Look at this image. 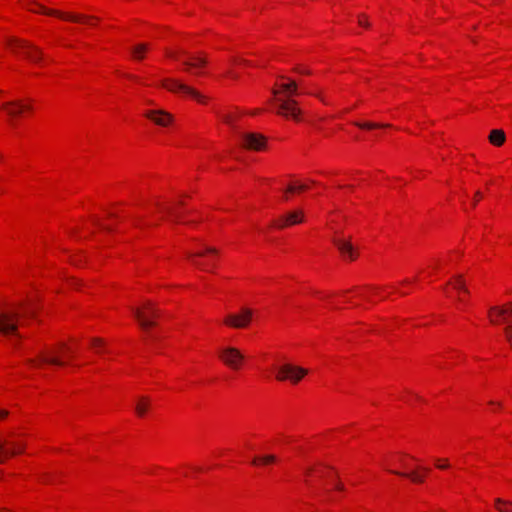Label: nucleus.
I'll return each instance as SVG.
<instances>
[{
    "instance_id": "f257e3e1",
    "label": "nucleus",
    "mask_w": 512,
    "mask_h": 512,
    "mask_svg": "<svg viewBox=\"0 0 512 512\" xmlns=\"http://www.w3.org/2000/svg\"><path fill=\"white\" fill-rule=\"evenodd\" d=\"M271 92L274 96L277 113L298 121L301 111L297 107V101L291 98V96L296 95L298 92L297 83L289 80L287 83L274 87Z\"/></svg>"
},
{
    "instance_id": "f03ea898",
    "label": "nucleus",
    "mask_w": 512,
    "mask_h": 512,
    "mask_svg": "<svg viewBox=\"0 0 512 512\" xmlns=\"http://www.w3.org/2000/svg\"><path fill=\"white\" fill-rule=\"evenodd\" d=\"M7 46L14 53H22L32 62H38L42 59V51L26 40L10 37L7 39Z\"/></svg>"
},
{
    "instance_id": "7ed1b4c3",
    "label": "nucleus",
    "mask_w": 512,
    "mask_h": 512,
    "mask_svg": "<svg viewBox=\"0 0 512 512\" xmlns=\"http://www.w3.org/2000/svg\"><path fill=\"white\" fill-rule=\"evenodd\" d=\"M21 314L15 309H0V333L19 336V318Z\"/></svg>"
},
{
    "instance_id": "20e7f679",
    "label": "nucleus",
    "mask_w": 512,
    "mask_h": 512,
    "mask_svg": "<svg viewBox=\"0 0 512 512\" xmlns=\"http://www.w3.org/2000/svg\"><path fill=\"white\" fill-rule=\"evenodd\" d=\"M238 137L240 140V146L245 149L262 151L266 148L267 139L260 133L238 131Z\"/></svg>"
},
{
    "instance_id": "39448f33",
    "label": "nucleus",
    "mask_w": 512,
    "mask_h": 512,
    "mask_svg": "<svg viewBox=\"0 0 512 512\" xmlns=\"http://www.w3.org/2000/svg\"><path fill=\"white\" fill-rule=\"evenodd\" d=\"M307 374V369L286 363L277 368L276 379L279 381L289 380L291 383L297 384Z\"/></svg>"
},
{
    "instance_id": "423d86ee",
    "label": "nucleus",
    "mask_w": 512,
    "mask_h": 512,
    "mask_svg": "<svg viewBox=\"0 0 512 512\" xmlns=\"http://www.w3.org/2000/svg\"><path fill=\"white\" fill-rule=\"evenodd\" d=\"M132 311L140 326L145 330L154 326L153 318L159 316V311L149 301L143 305V309L133 308Z\"/></svg>"
},
{
    "instance_id": "0eeeda50",
    "label": "nucleus",
    "mask_w": 512,
    "mask_h": 512,
    "mask_svg": "<svg viewBox=\"0 0 512 512\" xmlns=\"http://www.w3.org/2000/svg\"><path fill=\"white\" fill-rule=\"evenodd\" d=\"M161 85L171 92L190 95L201 103L205 100V97L198 91L177 79L165 78L161 81Z\"/></svg>"
},
{
    "instance_id": "6e6552de",
    "label": "nucleus",
    "mask_w": 512,
    "mask_h": 512,
    "mask_svg": "<svg viewBox=\"0 0 512 512\" xmlns=\"http://www.w3.org/2000/svg\"><path fill=\"white\" fill-rule=\"evenodd\" d=\"M219 357L225 365L234 370L239 369L245 360L243 353L232 346L223 348L219 353Z\"/></svg>"
},
{
    "instance_id": "1a4fd4ad",
    "label": "nucleus",
    "mask_w": 512,
    "mask_h": 512,
    "mask_svg": "<svg viewBox=\"0 0 512 512\" xmlns=\"http://www.w3.org/2000/svg\"><path fill=\"white\" fill-rule=\"evenodd\" d=\"M252 316L253 311L250 308L242 307L239 313L227 315L224 323L233 328H245L249 325Z\"/></svg>"
},
{
    "instance_id": "9d476101",
    "label": "nucleus",
    "mask_w": 512,
    "mask_h": 512,
    "mask_svg": "<svg viewBox=\"0 0 512 512\" xmlns=\"http://www.w3.org/2000/svg\"><path fill=\"white\" fill-rule=\"evenodd\" d=\"M303 221L304 212L302 210H294L276 220L274 222V226L278 228H285L287 226L302 223Z\"/></svg>"
},
{
    "instance_id": "9b49d317",
    "label": "nucleus",
    "mask_w": 512,
    "mask_h": 512,
    "mask_svg": "<svg viewBox=\"0 0 512 512\" xmlns=\"http://www.w3.org/2000/svg\"><path fill=\"white\" fill-rule=\"evenodd\" d=\"M37 12L43 13V14H46V15L57 16V17H60L62 19L69 20V21H72V22H81V21H86V20L94 19L95 18V17H92V16H86V15L62 13V12L57 11V10L47 9V8L41 6V5H39V10Z\"/></svg>"
},
{
    "instance_id": "f8f14e48",
    "label": "nucleus",
    "mask_w": 512,
    "mask_h": 512,
    "mask_svg": "<svg viewBox=\"0 0 512 512\" xmlns=\"http://www.w3.org/2000/svg\"><path fill=\"white\" fill-rule=\"evenodd\" d=\"M29 363L33 366H37L38 363H48L57 366L65 365V362L60 359L57 349L41 352L39 354V360H29Z\"/></svg>"
},
{
    "instance_id": "ddd939ff",
    "label": "nucleus",
    "mask_w": 512,
    "mask_h": 512,
    "mask_svg": "<svg viewBox=\"0 0 512 512\" xmlns=\"http://www.w3.org/2000/svg\"><path fill=\"white\" fill-rule=\"evenodd\" d=\"M145 116L160 126H167L172 122V115L163 110H150Z\"/></svg>"
},
{
    "instance_id": "4468645a",
    "label": "nucleus",
    "mask_w": 512,
    "mask_h": 512,
    "mask_svg": "<svg viewBox=\"0 0 512 512\" xmlns=\"http://www.w3.org/2000/svg\"><path fill=\"white\" fill-rule=\"evenodd\" d=\"M6 442L0 440V463H3L7 457L22 453L25 445L22 443H10L11 449L5 448Z\"/></svg>"
},
{
    "instance_id": "2eb2a0df",
    "label": "nucleus",
    "mask_w": 512,
    "mask_h": 512,
    "mask_svg": "<svg viewBox=\"0 0 512 512\" xmlns=\"http://www.w3.org/2000/svg\"><path fill=\"white\" fill-rule=\"evenodd\" d=\"M2 108L6 111L11 120L20 115L24 110L30 109L29 106L24 105L19 101H9L3 103Z\"/></svg>"
},
{
    "instance_id": "dca6fc26",
    "label": "nucleus",
    "mask_w": 512,
    "mask_h": 512,
    "mask_svg": "<svg viewBox=\"0 0 512 512\" xmlns=\"http://www.w3.org/2000/svg\"><path fill=\"white\" fill-rule=\"evenodd\" d=\"M333 243L338 248L343 256H347L350 260H354L356 257L354 247L350 240H344L340 238H334Z\"/></svg>"
},
{
    "instance_id": "f3484780",
    "label": "nucleus",
    "mask_w": 512,
    "mask_h": 512,
    "mask_svg": "<svg viewBox=\"0 0 512 512\" xmlns=\"http://www.w3.org/2000/svg\"><path fill=\"white\" fill-rule=\"evenodd\" d=\"M207 63V60L204 57L200 56H189L188 59L183 61V64L188 68H201L205 66Z\"/></svg>"
},
{
    "instance_id": "a211bd4d",
    "label": "nucleus",
    "mask_w": 512,
    "mask_h": 512,
    "mask_svg": "<svg viewBox=\"0 0 512 512\" xmlns=\"http://www.w3.org/2000/svg\"><path fill=\"white\" fill-rule=\"evenodd\" d=\"M505 139V133L501 129H494L490 132L489 141L495 146H501L505 142Z\"/></svg>"
},
{
    "instance_id": "6ab92c4d",
    "label": "nucleus",
    "mask_w": 512,
    "mask_h": 512,
    "mask_svg": "<svg viewBox=\"0 0 512 512\" xmlns=\"http://www.w3.org/2000/svg\"><path fill=\"white\" fill-rule=\"evenodd\" d=\"M149 50V45L146 43H140L131 49L132 57L136 60H142L145 53Z\"/></svg>"
},
{
    "instance_id": "aec40b11",
    "label": "nucleus",
    "mask_w": 512,
    "mask_h": 512,
    "mask_svg": "<svg viewBox=\"0 0 512 512\" xmlns=\"http://www.w3.org/2000/svg\"><path fill=\"white\" fill-rule=\"evenodd\" d=\"M150 406V400L147 397H140L135 406V411L139 416H144Z\"/></svg>"
},
{
    "instance_id": "412c9836",
    "label": "nucleus",
    "mask_w": 512,
    "mask_h": 512,
    "mask_svg": "<svg viewBox=\"0 0 512 512\" xmlns=\"http://www.w3.org/2000/svg\"><path fill=\"white\" fill-rule=\"evenodd\" d=\"M495 505L500 512H512V502L497 498L495 499Z\"/></svg>"
},
{
    "instance_id": "4be33fe9",
    "label": "nucleus",
    "mask_w": 512,
    "mask_h": 512,
    "mask_svg": "<svg viewBox=\"0 0 512 512\" xmlns=\"http://www.w3.org/2000/svg\"><path fill=\"white\" fill-rule=\"evenodd\" d=\"M392 473L396 474V475H400V476H404V477H408L410 478L413 482H416V483H421L423 482V477L421 475H419L417 472L415 471H412V472H409V473H402V472H399V471H391Z\"/></svg>"
},
{
    "instance_id": "5701e85b",
    "label": "nucleus",
    "mask_w": 512,
    "mask_h": 512,
    "mask_svg": "<svg viewBox=\"0 0 512 512\" xmlns=\"http://www.w3.org/2000/svg\"><path fill=\"white\" fill-rule=\"evenodd\" d=\"M491 311L495 312L498 316H512V307H499L493 306L491 307Z\"/></svg>"
},
{
    "instance_id": "b1692460",
    "label": "nucleus",
    "mask_w": 512,
    "mask_h": 512,
    "mask_svg": "<svg viewBox=\"0 0 512 512\" xmlns=\"http://www.w3.org/2000/svg\"><path fill=\"white\" fill-rule=\"evenodd\" d=\"M454 288L459 291H463L466 294L468 293V289L465 286L462 275L455 276Z\"/></svg>"
},
{
    "instance_id": "393cba45",
    "label": "nucleus",
    "mask_w": 512,
    "mask_h": 512,
    "mask_svg": "<svg viewBox=\"0 0 512 512\" xmlns=\"http://www.w3.org/2000/svg\"><path fill=\"white\" fill-rule=\"evenodd\" d=\"M276 461V457L274 455H265L261 458H254L252 464L257 465L259 462L263 464H270Z\"/></svg>"
},
{
    "instance_id": "a878e982",
    "label": "nucleus",
    "mask_w": 512,
    "mask_h": 512,
    "mask_svg": "<svg viewBox=\"0 0 512 512\" xmlns=\"http://www.w3.org/2000/svg\"><path fill=\"white\" fill-rule=\"evenodd\" d=\"M489 317H490L491 323H493V324H498L500 322H503V323L508 322L507 316H504V317L498 316L495 312L491 311V308L489 309Z\"/></svg>"
},
{
    "instance_id": "bb28decb",
    "label": "nucleus",
    "mask_w": 512,
    "mask_h": 512,
    "mask_svg": "<svg viewBox=\"0 0 512 512\" xmlns=\"http://www.w3.org/2000/svg\"><path fill=\"white\" fill-rule=\"evenodd\" d=\"M23 316L34 318L36 316V306L33 303H28L24 308Z\"/></svg>"
},
{
    "instance_id": "cd10ccee",
    "label": "nucleus",
    "mask_w": 512,
    "mask_h": 512,
    "mask_svg": "<svg viewBox=\"0 0 512 512\" xmlns=\"http://www.w3.org/2000/svg\"><path fill=\"white\" fill-rule=\"evenodd\" d=\"M355 125L360 128H364V129H373V128H378V127H389V125H379V124L371 123V122H367V123L356 122Z\"/></svg>"
},
{
    "instance_id": "c85d7f7f",
    "label": "nucleus",
    "mask_w": 512,
    "mask_h": 512,
    "mask_svg": "<svg viewBox=\"0 0 512 512\" xmlns=\"http://www.w3.org/2000/svg\"><path fill=\"white\" fill-rule=\"evenodd\" d=\"M222 119L224 122H226L227 124H229L231 127H233L235 130L238 129L236 123H235V120H234V117L230 114H225L222 116Z\"/></svg>"
},
{
    "instance_id": "c756f323",
    "label": "nucleus",
    "mask_w": 512,
    "mask_h": 512,
    "mask_svg": "<svg viewBox=\"0 0 512 512\" xmlns=\"http://www.w3.org/2000/svg\"><path fill=\"white\" fill-rule=\"evenodd\" d=\"M436 466L439 469H447V468H449L448 460L445 459V460H443V462H441L440 459H436Z\"/></svg>"
},
{
    "instance_id": "7c9ffc66",
    "label": "nucleus",
    "mask_w": 512,
    "mask_h": 512,
    "mask_svg": "<svg viewBox=\"0 0 512 512\" xmlns=\"http://www.w3.org/2000/svg\"><path fill=\"white\" fill-rule=\"evenodd\" d=\"M504 332L508 341L512 343V325H507L504 328Z\"/></svg>"
},
{
    "instance_id": "2f4dec72",
    "label": "nucleus",
    "mask_w": 512,
    "mask_h": 512,
    "mask_svg": "<svg viewBox=\"0 0 512 512\" xmlns=\"http://www.w3.org/2000/svg\"><path fill=\"white\" fill-rule=\"evenodd\" d=\"M217 251L214 249V248H211V247H207L205 249V251H201V252H198L196 253L195 255H192L190 254L189 257H193V256H203L204 253H216Z\"/></svg>"
},
{
    "instance_id": "473e14b6",
    "label": "nucleus",
    "mask_w": 512,
    "mask_h": 512,
    "mask_svg": "<svg viewBox=\"0 0 512 512\" xmlns=\"http://www.w3.org/2000/svg\"><path fill=\"white\" fill-rule=\"evenodd\" d=\"M58 349L59 350H64V351H66L69 354H73L74 353V350L72 348L68 347L65 343L59 344Z\"/></svg>"
},
{
    "instance_id": "72a5a7b5",
    "label": "nucleus",
    "mask_w": 512,
    "mask_h": 512,
    "mask_svg": "<svg viewBox=\"0 0 512 512\" xmlns=\"http://www.w3.org/2000/svg\"><path fill=\"white\" fill-rule=\"evenodd\" d=\"M358 23H359V25H361L363 27H369V25H370L364 15L359 16Z\"/></svg>"
},
{
    "instance_id": "f704fd0d",
    "label": "nucleus",
    "mask_w": 512,
    "mask_h": 512,
    "mask_svg": "<svg viewBox=\"0 0 512 512\" xmlns=\"http://www.w3.org/2000/svg\"><path fill=\"white\" fill-rule=\"evenodd\" d=\"M91 344H92V346L94 348H98V347H100L102 345V340L98 339V338H95V339L92 340Z\"/></svg>"
},
{
    "instance_id": "c9c22d12",
    "label": "nucleus",
    "mask_w": 512,
    "mask_h": 512,
    "mask_svg": "<svg viewBox=\"0 0 512 512\" xmlns=\"http://www.w3.org/2000/svg\"><path fill=\"white\" fill-rule=\"evenodd\" d=\"M97 225L102 229V230H105V231H112V228L110 226H107V225H104V224H101L99 222H97Z\"/></svg>"
},
{
    "instance_id": "e433bc0d",
    "label": "nucleus",
    "mask_w": 512,
    "mask_h": 512,
    "mask_svg": "<svg viewBox=\"0 0 512 512\" xmlns=\"http://www.w3.org/2000/svg\"><path fill=\"white\" fill-rule=\"evenodd\" d=\"M295 70L301 74H310L311 73L310 70H307V69L296 68Z\"/></svg>"
},
{
    "instance_id": "4c0bfd02",
    "label": "nucleus",
    "mask_w": 512,
    "mask_h": 512,
    "mask_svg": "<svg viewBox=\"0 0 512 512\" xmlns=\"http://www.w3.org/2000/svg\"><path fill=\"white\" fill-rule=\"evenodd\" d=\"M335 489H337L339 491H343L344 490V486H343L342 483L337 482V483H335Z\"/></svg>"
},
{
    "instance_id": "58836bf2",
    "label": "nucleus",
    "mask_w": 512,
    "mask_h": 512,
    "mask_svg": "<svg viewBox=\"0 0 512 512\" xmlns=\"http://www.w3.org/2000/svg\"><path fill=\"white\" fill-rule=\"evenodd\" d=\"M481 197V193L480 191H477L476 194H475V201L473 202V206L476 205V202L478 201V199Z\"/></svg>"
},
{
    "instance_id": "ea45409f",
    "label": "nucleus",
    "mask_w": 512,
    "mask_h": 512,
    "mask_svg": "<svg viewBox=\"0 0 512 512\" xmlns=\"http://www.w3.org/2000/svg\"><path fill=\"white\" fill-rule=\"evenodd\" d=\"M297 190L296 186L294 185H290L288 186L287 188V192H295Z\"/></svg>"
},
{
    "instance_id": "a19ab883",
    "label": "nucleus",
    "mask_w": 512,
    "mask_h": 512,
    "mask_svg": "<svg viewBox=\"0 0 512 512\" xmlns=\"http://www.w3.org/2000/svg\"><path fill=\"white\" fill-rule=\"evenodd\" d=\"M8 412L6 410H0V418L6 417Z\"/></svg>"
},
{
    "instance_id": "79ce46f5",
    "label": "nucleus",
    "mask_w": 512,
    "mask_h": 512,
    "mask_svg": "<svg viewBox=\"0 0 512 512\" xmlns=\"http://www.w3.org/2000/svg\"><path fill=\"white\" fill-rule=\"evenodd\" d=\"M298 191H303L305 190L307 187L305 185H299L298 187H296Z\"/></svg>"
},
{
    "instance_id": "37998d69",
    "label": "nucleus",
    "mask_w": 512,
    "mask_h": 512,
    "mask_svg": "<svg viewBox=\"0 0 512 512\" xmlns=\"http://www.w3.org/2000/svg\"><path fill=\"white\" fill-rule=\"evenodd\" d=\"M193 263L196 265V266H199L202 268V264L200 262H197V261H193Z\"/></svg>"
},
{
    "instance_id": "c03bdc74",
    "label": "nucleus",
    "mask_w": 512,
    "mask_h": 512,
    "mask_svg": "<svg viewBox=\"0 0 512 512\" xmlns=\"http://www.w3.org/2000/svg\"><path fill=\"white\" fill-rule=\"evenodd\" d=\"M311 471H312V469H311V468H308V469H307V471H306V473H307V474H310V473H311Z\"/></svg>"
},
{
    "instance_id": "a18cd8bd",
    "label": "nucleus",
    "mask_w": 512,
    "mask_h": 512,
    "mask_svg": "<svg viewBox=\"0 0 512 512\" xmlns=\"http://www.w3.org/2000/svg\"><path fill=\"white\" fill-rule=\"evenodd\" d=\"M168 56L175 57V55L173 53H168Z\"/></svg>"
}]
</instances>
